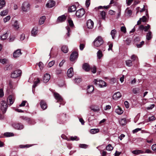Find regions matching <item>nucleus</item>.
<instances>
[{"label": "nucleus", "instance_id": "35", "mask_svg": "<svg viewBox=\"0 0 156 156\" xmlns=\"http://www.w3.org/2000/svg\"><path fill=\"white\" fill-rule=\"evenodd\" d=\"M116 33V30L114 29L112 30L111 32V34L112 35V39H114L115 37V35Z\"/></svg>", "mask_w": 156, "mask_h": 156}, {"label": "nucleus", "instance_id": "57", "mask_svg": "<svg viewBox=\"0 0 156 156\" xmlns=\"http://www.w3.org/2000/svg\"><path fill=\"white\" fill-rule=\"evenodd\" d=\"M15 38L14 36H10L9 37V41L10 42H12L14 41Z\"/></svg>", "mask_w": 156, "mask_h": 156}, {"label": "nucleus", "instance_id": "56", "mask_svg": "<svg viewBox=\"0 0 156 156\" xmlns=\"http://www.w3.org/2000/svg\"><path fill=\"white\" fill-rule=\"evenodd\" d=\"M91 71L92 73H95L96 72V68L95 66H94L92 68H91Z\"/></svg>", "mask_w": 156, "mask_h": 156}, {"label": "nucleus", "instance_id": "46", "mask_svg": "<svg viewBox=\"0 0 156 156\" xmlns=\"http://www.w3.org/2000/svg\"><path fill=\"white\" fill-rule=\"evenodd\" d=\"M12 65H7L6 67V70H10L12 69Z\"/></svg>", "mask_w": 156, "mask_h": 156}, {"label": "nucleus", "instance_id": "8", "mask_svg": "<svg viewBox=\"0 0 156 156\" xmlns=\"http://www.w3.org/2000/svg\"><path fill=\"white\" fill-rule=\"evenodd\" d=\"M86 25L88 29H91L94 27V23L92 20L90 19L87 21Z\"/></svg>", "mask_w": 156, "mask_h": 156}, {"label": "nucleus", "instance_id": "63", "mask_svg": "<svg viewBox=\"0 0 156 156\" xmlns=\"http://www.w3.org/2000/svg\"><path fill=\"white\" fill-rule=\"evenodd\" d=\"M25 36L24 34H22L21 35L20 37V40L21 41H23L24 39L25 38Z\"/></svg>", "mask_w": 156, "mask_h": 156}, {"label": "nucleus", "instance_id": "32", "mask_svg": "<svg viewBox=\"0 0 156 156\" xmlns=\"http://www.w3.org/2000/svg\"><path fill=\"white\" fill-rule=\"evenodd\" d=\"M8 36V34L6 32L5 34L1 36V39L2 40H5L7 38Z\"/></svg>", "mask_w": 156, "mask_h": 156}, {"label": "nucleus", "instance_id": "14", "mask_svg": "<svg viewBox=\"0 0 156 156\" xmlns=\"http://www.w3.org/2000/svg\"><path fill=\"white\" fill-rule=\"evenodd\" d=\"M50 78V75L48 73H46L44 76L43 82L45 83L48 82Z\"/></svg>", "mask_w": 156, "mask_h": 156}, {"label": "nucleus", "instance_id": "6", "mask_svg": "<svg viewBox=\"0 0 156 156\" xmlns=\"http://www.w3.org/2000/svg\"><path fill=\"white\" fill-rule=\"evenodd\" d=\"M85 13L84 10L83 9H81L77 10L76 12V16L78 18H80L83 16Z\"/></svg>", "mask_w": 156, "mask_h": 156}, {"label": "nucleus", "instance_id": "3", "mask_svg": "<svg viewBox=\"0 0 156 156\" xmlns=\"http://www.w3.org/2000/svg\"><path fill=\"white\" fill-rule=\"evenodd\" d=\"M94 84L98 85L101 87L106 86V83L101 80H98L97 79H95L94 81Z\"/></svg>", "mask_w": 156, "mask_h": 156}, {"label": "nucleus", "instance_id": "30", "mask_svg": "<svg viewBox=\"0 0 156 156\" xmlns=\"http://www.w3.org/2000/svg\"><path fill=\"white\" fill-rule=\"evenodd\" d=\"M120 124L124 126L126 124V119L125 118H123L119 120Z\"/></svg>", "mask_w": 156, "mask_h": 156}, {"label": "nucleus", "instance_id": "17", "mask_svg": "<svg viewBox=\"0 0 156 156\" xmlns=\"http://www.w3.org/2000/svg\"><path fill=\"white\" fill-rule=\"evenodd\" d=\"M73 69L72 67H71L68 69L67 72V76L70 78L73 76Z\"/></svg>", "mask_w": 156, "mask_h": 156}, {"label": "nucleus", "instance_id": "10", "mask_svg": "<svg viewBox=\"0 0 156 156\" xmlns=\"http://www.w3.org/2000/svg\"><path fill=\"white\" fill-rule=\"evenodd\" d=\"M54 96L58 102H61L63 101V99L61 96L58 93L55 92L54 93Z\"/></svg>", "mask_w": 156, "mask_h": 156}, {"label": "nucleus", "instance_id": "18", "mask_svg": "<svg viewBox=\"0 0 156 156\" xmlns=\"http://www.w3.org/2000/svg\"><path fill=\"white\" fill-rule=\"evenodd\" d=\"M40 105L41 108L43 110H45L47 108V105L46 103L43 100L41 101L40 102Z\"/></svg>", "mask_w": 156, "mask_h": 156}, {"label": "nucleus", "instance_id": "39", "mask_svg": "<svg viewBox=\"0 0 156 156\" xmlns=\"http://www.w3.org/2000/svg\"><path fill=\"white\" fill-rule=\"evenodd\" d=\"M8 12L7 10L6 9L2 11L0 13V15L2 16H3L7 15Z\"/></svg>", "mask_w": 156, "mask_h": 156}, {"label": "nucleus", "instance_id": "19", "mask_svg": "<svg viewBox=\"0 0 156 156\" xmlns=\"http://www.w3.org/2000/svg\"><path fill=\"white\" fill-rule=\"evenodd\" d=\"M82 67L83 69L87 72L89 71L90 69L89 65L87 63L83 64Z\"/></svg>", "mask_w": 156, "mask_h": 156}, {"label": "nucleus", "instance_id": "59", "mask_svg": "<svg viewBox=\"0 0 156 156\" xmlns=\"http://www.w3.org/2000/svg\"><path fill=\"white\" fill-rule=\"evenodd\" d=\"M85 44H80V49L81 50H83L85 47Z\"/></svg>", "mask_w": 156, "mask_h": 156}, {"label": "nucleus", "instance_id": "53", "mask_svg": "<svg viewBox=\"0 0 156 156\" xmlns=\"http://www.w3.org/2000/svg\"><path fill=\"white\" fill-rule=\"evenodd\" d=\"M144 44V41H142L140 44H136V46L138 48H141L142 46Z\"/></svg>", "mask_w": 156, "mask_h": 156}, {"label": "nucleus", "instance_id": "31", "mask_svg": "<svg viewBox=\"0 0 156 156\" xmlns=\"http://www.w3.org/2000/svg\"><path fill=\"white\" fill-rule=\"evenodd\" d=\"M40 82V81L38 78H37V80L34 82V84L33 86V87L35 88Z\"/></svg>", "mask_w": 156, "mask_h": 156}, {"label": "nucleus", "instance_id": "28", "mask_svg": "<svg viewBox=\"0 0 156 156\" xmlns=\"http://www.w3.org/2000/svg\"><path fill=\"white\" fill-rule=\"evenodd\" d=\"M132 153L138 155L140 154H142L144 153V152L140 150H136L133 151L132 152Z\"/></svg>", "mask_w": 156, "mask_h": 156}, {"label": "nucleus", "instance_id": "62", "mask_svg": "<svg viewBox=\"0 0 156 156\" xmlns=\"http://www.w3.org/2000/svg\"><path fill=\"white\" fill-rule=\"evenodd\" d=\"M151 148L153 151L156 152V144L152 145L151 147Z\"/></svg>", "mask_w": 156, "mask_h": 156}, {"label": "nucleus", "instance_id": "27", "mask_svg": "<svg viewBox=\"0 0 156 156\" xmlns=\"http://www.w3.org/2000/svg\"><path fill=\"white\" fill-rule=\"evenodd\" d=\"M76 10V6L74 5H73L69 8L68 11L69 12H72L75 11Z\"/></svg>", "mask_w": 156, "mask_h": 156}, {"label": "nucleus", "instance_id": "22", "mask_svg": "<svg viewBox=\"0 0 156 156\" xmlns=\"http://www.w3.org/2000/svg\"><path fill=\"white\" fill-rule=\"evenodd\" d=\"M152 32L149 31L147 34L146 36V39L147 40L149 41L152 38Z\"/></svg>", "mask_w": 156, "mask_h": 156}, {"label": "nucleus", "instance_id": "48", "mask_svg": "<svg viewBox=\"0 0 156 156\" xmlns=\"http://www.w3.org/2000/svg\"><path fill=\"white\" fill-rule=\"evenodd\" d=\"M70 140H79V139L77 136H71L70 137Z\"/></svg>", "mask_w": 156, "mask_h": 156}, {"label": "nucleus", "instance_id": "49", "mask_svg": "<svg viewBox=\"0 0 156 156\" xmlns=\"http://www.w3.org/2000/svg\"><path fill=\"white\" fill-rule=\"evenodd\" d=\"M88 146V145L84 144H80L79 145L80 147L83 148H86Z\"/></svg>", "mask_w": 156, "mask_h": 156}, {"label": "nucleus", "instance_id": "55", "mask_svg": "<svg viewBox=\"0 0 156 156\" xmlns=\"http://www.w3.org/2000/svg\"><path fill=\"white\" fill-rule=\"evenodd\" d=\"M133 0H126V3L128 6L130 5L133 2Z\"/></svg>", "mask_w": 156, "mask_h": 156}, {"label": "nucleus", "instance_id": "20", "mask_svg": "<svg viewBox=\"0 0 156 156\" xmlns=\"http://www.w3.org/2000/svg\"><path fill=\"white\" fill-rule=\"evenodd\" d=\"M115 112L118 115H121L123 113V111L119 106H117V108H116Z\"/></svg>", "mask_w": 156, "mask_h": 156}, {"label": "nucleus", "instance_id": "45", "mask_svg": "<svg viewBox=\"0 0 156 156\" xmlns=\"http://www.w3.org/2000/svg\"><path fill=\"white\" fill-rule=\"evenodd\" d=\"M131 58L133 61H135L136 60H137L138 59V58L135 55H132L131 57Z\"/></svg>", "mask_w": 156, "mask_h": 156}, {"label": "nucleus", "instance_id": "41", "mask_svg": "<svg viewBox=\"0 0 156 156\" xmlns=\"http://www.w3.org/2000/svg\"><path fill=\"white\" fill-rule=\"evenodd\" d=\"M11 17L9 16H8L3 19V21L4 23H6L10 19Z\"/></svg>", "mask_w": 156, "mask_h": 156}, {"label": "nucleus", "instance_id": "16", "mask_svg": "<svg viewBox=\"0 0 156 156\" xmlns=\"http://www.w3.org/2000/svg\"><path fill=\"white\" fill-rule=\"evenodd\" d=\"M22 54L20 49H17L13 53V57L17 58L19 57Z\"/></svg>", "mask_w": 156, "mask_h": 156}, {"label": "nucleus", "instance_id": "58", "mask_svg": "<svg viewBox=\"0 0 156 156\" xmlns=\"http://www.w3.org/2000/svg\"><path fill=\"white\" fill-rule=\"evenodd\" d=\"M121 30L122 31L125 33L126 32V29L125 27L122 26L121 28Z\"/></svg>", "mask_w": 156, "mask_h": 156}, {"label": "nucleus", "instance_id": "12", "mask_svg": "<svg viewBox=\"0 0 156 156\" xmlns=\"http://www.w3.org/2000/svg\"><path fill=\"white\" fill-rule=\"evenodd\" d=\"M121 96L122 95L120 92H118L113 94L112 98L113 99L116 100L120 98Z\"/></svg>", "mask_w": 156, "mask_h": 156}, {"label": "nucleus", "instance_id": "51", "mask_svg": "<svg viewBox=\"0 0 156 156\" xmlns=\"http://www.w3.org/2000/svg\"><path fill=\"white\" fill-rule=\"evenodd\" d=\"M66 28L67 30V33L66 34L67 36L69 37L70 35L69 32H70V28L68 26H67L66 27Z\"/></svg>", "mask_w": 156, "mask_h": 156}, {"label": "nucleus", "instance_id": "4", "mask_svg": "<svg viewBox=\"0 0 156 156\" xmlns=\"http://www.w3.org/2000/svg\"><path fill=\"white\" fill-rule=\"evenodd\" d=\"M7 108V105L6 102L2 101L1 102V109L3 113H5Z\"/></svg>", "mask_w": 156, "mask_h": 156}, {"label": "nucleus", "instance_id": "29", "mask_svg": "<svg viewBox=\"0 0 156 156\" xmlns=\"http://www.w3.org/2000/svg\"><path fill=\"white\" fill-rule=\"evenodd\" d=\"M90 132L91 133L94 134L98 133L99 132V129H92L90 130Z\"/></svg>", "mask_w": 156, "mask_h": 156}, {"label": "nucleus", "instance_id": "15", "mask_svg": "<svg viewBox=\"0 0 156 156\" xmlns=\"http://www.w3.org/2000/svg\"><path fill=\"white\" fill-rule=\"evenodd\" d=\"M38 27H34L32 29L31 31V34L33 36H36L37 33Z\"/></svg>", "mask_w": 156, "mask_h": 156}, {"label": "nucleus", "instance_id": "34", "mask_svg": "<svg viewBox=\"0 0 156 156\" xmlns=\"http://www.w3.org/2000/svg\"><path fill=\"white\" fill-rule=\"evenodd\" d=\"M5 2L4 0H0V9L5 6Z\"/></svg>", "mask_w": 156, "mask_h": 156}, {"label": "nucleus", "instance_id": "36", "mask_svg": "<svg viewBox=\"0 0 156 156\" xmlns=\"http://www.w3.org/2000/svg\"><path fill=\"white\" fill-rule=\"evenodd\" d=\"M126 64L128 66H131L133 65L132 61L130 60H128L126 61Z\"/></svg>", "mask_w": 156, "mask_h": 156}, {"label": "nucleus", "instance_id": "43", "mask_svg": "<svg viewBox=\"0 0 156 156\" xmlns=\"http://www.w3.org/2000/svg\"><path fill=\"white\" fill-rule=\"evenodd\" d=\"M8 61V60L6 58H2L0 59V62L3 64L6 63Z\"/></svg>", "mask_w": 156, "mask_h": 156}, {"label": "nucleus", "instance_id": "47", "mask_svg": "<svg viewBox=\"0 0 156 156\" xmlns=\"http://www.w3.org/2000/svg\"><path fill=\"white\" fill-rule=\"evenodd\" d=\"M55 62L54 61H52L50 62L48 64V66L49 67H51L54 65L55 64Z\"/></svg>", "mask_w": 156, "mask_h": 156}, {"label": "nucleus", "instance_id": "64", "mask_svg": "<svg viewBox=\"0 0 156 156\" xmlns=\"http://www.w3.org/2000/svg\"><path fill=\"white\" fill-rule=\"evenodd\" d=\"M62 70L60 69H57L56 71V73L57 74H59L61 73Z\"/></svg>", "mask_w": 156, "mask_h": 156}, {"label": "nucleus", "instance_id": "23", "mask_svg": "<svg viewBox=\"0 0 156 156\" xmlns=\"http://www.w3.org/2000/svg\"><path fill=\"white\" fill-rule=\"evenodd\" d=\"M9 86L10 87V88L11 89H14L15 87H14V86L15 85H16V84H15L14 81L12 80H10L9 81Z\"/></svg>", "mask_w": 156, "mask_h": 156}, {"label": "nucleus", "instance_id": "37", "mask_svg": "<svg viewBox=\"0 0 156 156\" xmlns=\"http://www.w3.org/2000/svg\"><path fill=\"white\" fill-rule=\"evenodd\" d=\"M100 15L101 16V18L104 20H105L106 13L105 11H102L100 13Z\"/></svg>", "mask_w": 156, "mask_h": 156}, {"label": "nucleus", "instance_id": "7", "mask_svg": "<svg viewBox=\"0 0 156 156\" xmlns=\"http://www.w3.org/2000/svg\"><path fill=\"white\" fill-rule=\"evenodd\" d=\"M78 56V53L75 51H73L71 54L70 56V60L71 61H73L76 59Z\"/></svg>", "mask_w": 156, "mask_h": 156}, {"label": "nucleus", "instance_id": "11", "mask_svg": "<svg viewBox=\"0 0 156 156\" xmlns=\"http://www.w3.org/2000/svg\"><path fill=\"white\" fill-rule=\"evenodd\" d=\"M55 4V1L53 0L48 1L46 4V6L49 8H51L54 6Z\"/></svg>", "mask_w": 156, "mask_h": 156}, {"label": "nucleus", "instance_id": "61", "mask_svg": "<svg viewBox=\"0 0 156 156\" xmlns=\"http://www.w3.org/2000/svg\"><path fill=\"white\" fill-rule=\"evenodd\" d=\"M155 119V118L154 116H152L151 117H150L148 118V120L149 121H152L154 120Z\"/></svg>", "mask_w": 156, "mask_h": 156}, {"label": "nucleus", "instance_id": "5", "mask_svg": "<svg viewBox=\"0 0 156 156\" xmlns=\"http://www.w3.org/2000/svg\"><path fill=\"white\" fill-rule=\"evenodd\" d=\"M30 4L27 2H24L22 4V9L24 12H27L30 9Z\"/></svg>", "mask_w": 156, "mask_h": 156}, {"label": "nucleus", "instance_id": "26", "mask_svg": "<svg viewBox=\"0 0 156 156\" xmlns=\"http://www.w3.org/2000/svg\"><path fill=\"white\" fill-rule=\"evenodd\" d=\"M61 50L64 53H67L68 51V47L66 45L62 46L61 48Z\"/></svg>", "mask_w": 156, "mask_h": 156}, {"label": "nucleus", "instance_id": "44", "mask_svg": "<svg viewBox=\"0 0 156 156\" xmlns=\"http://www.w3.org/2000/svg\"><path fill=\"white\" fill-rule=\"evenodd\" d=\"M13 26L16 29H17L19 28V25L18 24V22L17 21H15L14 23L13 24Z\"/></svg>", "mask_w": 156, "mask_h": 156}, {"label": "nucleus", "instance_id": "60", "mask_svg": "<svg viewBox=\"0 0 156 156\" xmlns=\"http://www.w3.org/2000/svg\"><path fill=\"white\" fill-rule=\"evenodd\" d=\"M124 104L126 107V108H128L129 107V102L127 101H125L124 102Z\"/></svg>", "mask_w": 156, "mask_h": 156}, {"label": "nucleus", "instance_id": "50", "mask_svg": "<svg viewBox=\"0 0 156 156\" xmlns=\"http://www.w3.org/2000/svg\"><path fill=\"white\" fill-rule=\"evenodd\" d=\"M150 28V26L148 25L147 26L144 27V30L145 32L147 31Z\"/></svg>", "mask_w": 156, "mask_h": 156}, {"label": "nucleus", "instance_id": "25", "mask_svg": "<svg viewBox=\"0 0 156 156\" xmlns=\"http://www.w3.org/2000/svg\"><path fill=\"white\" fill-rule=\"evenodd\" d=\"M94 90V87L92 85L89 86L87 88V93H90L93 92Z\"/></svg>", "mask_w": 156, "mask_h": 156}, {"label": "nucleus", "instance_id": "52", "mask_svg": "<svg viewBox=\"0 0 156 156\" xmlns=\"http://www.w3.org/2000/svg\"><path fill=\"white\" fill-rule=\"evenodd\" d=\"M68 22L70 27H72L74 26V24L73 21L71 20H68Z\"/></svg>", "mask_w": 156, "mask_h": 156}, {"label": "nucleus", "instance_id": "38", "mask_svg": "<svg viewBox=\"0 0 156 156\" xmlns=\"http://www.w3.org/2000/svg\"><path fill=\"white\" fill-rule=\"evenodd\" d=\"M4 135L6 137H10L14 136L13 133L7 132L4 133Z\"/></svg>", "mask_w": 156, "mask_h": 156}, {"label": "nucleus", "instance_id": "13", "mask_svg": "<svg viewBox=\"0 0 156 156\" xmlns=\"http://www.w3.org/2000/svg\"><path fill=\"white\" fill-rule=\"evenodd\" d=\"M13 126L17 129H21L23 128V126L20 123H18L13 124Z\"/></svg>", "mask_w": 156, "mask_h": 156}, {"label": "nucleus", "instance_id": "42", "mask_svg": "<svg viewBox=\"0 0 156 156\" xmlns=\"http://www.w3.org/2000/svg\"><path fill=\"white\" fill-rule=\"evenodd\" d=\"M20 118L22 120H25L27 122H29L30 120V118L24 116H21Z\"/></svg>", "mask_w": 156, "mask_h": 156}, {"label": "nucleus", "instance_id": "40", "mask_svg": "<svg viewBox=\"0 0 156 156\" xmlns=\"http://www.w3.org/2000/svg\"><path fill=\"white\" fill-rule=\"evenodd\" d=\"M113 149V147L112 146L111 144H109L106 147V149L107 151H112Z\"/></svg>", "mask_w": 156, "mask_h": 156}, {"label": "nucleus", "instance_id": "1", "mask_svg": "<svg viewBox=\"0 0 156 156\" xmlns=\"http://www.w3.org/2000/svg\"><path fill=\"white\" fill-rule=\"evenodd\" d=\"M94 45L95 47H98L103 43V40L101 37L98 36L97 37L93 42Z\"/></svg>", "mask_w": 156, "mask_h": 156}, {"label": "nucleus", "instance_id": "9", "mask_svg": "<svg viewBox=\"0 0 156 156\" xmlns=\"http://www.w3.org/2000/svg\"><path fill=\"white\" fill-rule=\"evenodd\" d=\"M15 99L14 95H9L7 100L8 103L10 105H12Z\"/></svg>", "mask_w": 156, "mask_h": 156}, {"label": "nucleus", "instance_id": "2", "mask_svg": "<svg viewBox=\"0 0 156 156\" xmlns=\"http://www.w3.org/2000/svg\"><path fill=\"white\" fill-rule=\"evenodd\" d=\"M21 71L20 69L15 70L11 74V77L12 78H16L20 76L21 75Z\"/></svg>", "mask_w": 156, "mask_h": 156}, {"label": "nucleus", "instance_id": "24", "mask_svg": "<svg viewBox=\"0 0 156 156\" xmlns=\"http://www.w3.org/2000/svg\"><path fill=\"white\" fill-rule=\"evenodd\" d=\"M46 18L45 16H43L40 19L39 21V23L40 25L43 24Z\"/></svg>", "mask_w": 156, "mask_h": 156}, {"label": "nucleus", "instance_id": "54", "mask_svg": "<svg viewBox=\"0 0 156 156\" xmlns=\"http://www.w3.org/2000/svg\"><path fill=\"white\" fill-rule=\"evenodd\" d=\"M38 65L41 70L43 69V68L44 65L42 62H40L38 64Z\"/></svg>", "mask_w": 156, "mask_h": 156}, {"label": "nucleus", "instance_id": "33", "mask_svg": "<svg viewBox=\"0 0 156 156\" xmlns=\"http://www.w3.org/2000/svg\"><path fill=\"white\" fill-rule=\"evenodd\" d=\"M97 56L98 58L100 59L103 56V54L101 51L99 50L97 53Z\"/></svg>", "mask_w": 156, "mask_h": 156}, {"label": "nucleus", "instance_id": "21", "mask_svg": "<svg viewBox=\"0 0 156 156\" xmlns=\"http://www.w3.org/2000/svg\"><path fill=\"white\" fill-rule=\"evenodd\" d=\"M66 19V17L64 15H62L59 16L57 19V21L61 22L64 21Z\"/></svg>", "mask_w": 156, "mask_h": 156}]
</instances>
